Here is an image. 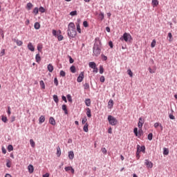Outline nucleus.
<instances>
[{"label": "nucleus", "instance_id": "nucleus-47", "mask_svg": "<svg viewBox=\"0 0 177 177\" xmlns=\"http://www.w3.org/2000/svg\"><path fill=\"white\" fill-rule=\"evenodd\" d=\"M104 73V69L103 68V66H100V74H103Z\"/></svg>", "mask_w": 177, "mask_h": 177}, {"label": "nucleus", "instance_id": "nucleus-44", "mask_svg": "<svg viewBox=\"0 0 177 177\" xmlns=\"http://www.w3.org/2000/svg\"><path fill=\"white\" fill-rule=\"evenodd\" d=\"M1 121H3V122H8V118L6 116H2Z\"/></svg>", "mask_w": 177, "mask_h": 177}, {"label": "nucleus", "instance_id": "nucleus-26", "mask_svg": "<svg viewBox=\"0 0 177 177\" xmlns=\"http://www.w3.org/2000/svg\"><path fill=\"white\" fill-rule=\"evenodd\" d=\"M76 28H77V32L79 34H81L82 31H81V26H80V24H76Z\"/></svg>", "mask_w": 177, "mask_h": 177}, {"label": "nucleus", "instance_id": "nucleus-61", "mask_svg": "<svg viewBox=\"0 0 177 177\" xmlns=\"http://www.w3.org/2000/svg\"><path fill=\"white\" fill-rule=\"evenodd\" d=\"M153 127H154V128H158V127H160V123L156 122V123L153 124Z\"/></svg>", "mask_w": 177, "mask_h": 177}, {"label": "nucleus", "instance_id": "nucleus-48", "mask_svg": "<svg viewBox=\"0 0 177 177\" xmlns=\"http://www.w3.org/2000/svg\"><path fill=\"white\" fill-rule=\"evenodd\" d=\"M72 167H71V166L66 167L64 168V169H65L66 172H68V171H71V168H72Z\"/></svg>", "mask_w": 177, "mask_h": 177}, {"label": "nucleus", "instance_id": "nucleus-52", "mask_svg": "<svg viewBox=\"0 0 177 177\" xmlns=\"http://www.w3.org/2000/svg\"><path fill=\"white\" fill-rule=\"evenodd\" d=\"M88 121V119L86 118V117L84 118L82 120V124L84 125L85 124V123Z\"/></svg>", "mask_w": 177, "mask_h": 177}, {"label": "nucleus", "instance_id": "nucleus-25", "mask_svg": "<svg viewBox=\"0 0 177 177\" xmlns=\"http://www.w3.org/2000/svg\"><path fill=\"white\" fill-rule=\"evenodd\" d=\"M146 151V147L145 146H140L139 150L138 151H140V153L142 151V153H145V151Z\"/></svg>", "mask_w": 177, "mask_h": 177}, {"label": "nucleus", "instance_id": "nucleus-6", "mask_svg": "<svg viewBox=\"0 0 177 177\" xmlns=\"http://www.w3.org/2000/svg\"><path fill=\"white\" fill-rule=\"evenodd\" d=\"M145 124V120H143L142 118H140L138 119V127L140 129H142L143 124Z\"/></svg>", "mask_w": 177, "mask_h": 177}, {"label": "nucleus", "instance_id": "nucleus-37", "mask_svg": "<svg viewBox=\"0 0 177 177\" xmlns=\"http://www.w3.org/2000/svg\"><path fill=\"white\" fill-rule=\"evenodd\" d=\"M147 139H148V140H153V133H150L149 134H148Z\"/></svg>", "mask_w": 177, "mask_h": 177}, {"label": "nucleus", "instance_id": "nucleus-56", "mask_svg": "<svg viewBox=\"0 0 177 177\" xmlns=\"http://www.w3.org/2000/svg\"><path fill=\"white\" fill-rule=\"evenodd\" d=\"M63 38H64L63 35H59L57 36L58 41H63Z\"/></svg>", "mask_w": 177, "mask_h": 177}, {"label": "nucleus", "instance_id": "nucleus-22", "mask_svg": "<svg viewBox=\"0 0 177 177\" xmlns=\"http://www.w3.org/2000/svg\"><path fill=\"white\" fill-rule=\"evenodd\" d=\"M34 27L35 30H39V28H41V24H39V22H35L34 24Z\"/></svg>", "mask_w": 177, "mask_h": 177}, {"label": "nucleus", "instance_id": "nucleus-18", "mask_svg": "<svg viewBox=\"0 0 177 177\" xmlns=\"http://www.w3.org/2000/svg\"><path fill=\"white\" fill-rule=\"evenodd\" d=\"M98 19L100 20V21H102V20L104 19V13L101 12L98 15Z\"/></svg>", "mask_w": 177, "mask_h": 177}, {"label": "nucleus", "instance_id": "nucleus-2", "mask_svg": "<svg viewBox=\"0 0 177 177\" xmlns=\"http://www.w3.org/2000/svg\"><path fill=\"white\" fill-rule=\"evenodd\" d=\"M67 35L69 39H73L77 36V30H75V24L74 22H70L68 25Z\"/></svg>", "mask_w": 177, "mask_h": 177}, {"label": "nucleus", "instance_id": "nucleus-16", "mask_svg": "<svg viewBox=\"0 0 177 177\" xmlns=\"http://www.w3.org/2000/svg\"><path fill=\"white\" fill-rule=\"evenodd\" d=\"M86 115L88 118H91L92 117V113H91V109L86 108Z\"/></svg>", "mask_w": 177, "mask_h": 177}, {"label": "nucleus", "instance_id": "nucleus-9", "mask_svg": "<svg viewBox=\"0 0 177 177\" xmlns=\"http://www.w3.org/2000/svg\"><path fill=\"white\" fill-rule=\"evenodd\" d=\"M49 124H50L51 125H53V126L56 125V120H55V118L50 117Z\"/></svg>", "mask_w": 177, "mask_h": 177}, {"label": "nucleus", "instance_id": "nucleus-34", "mask_svg": "<svg viewBox=\"0 0 177 177\" xmlns=\"http://www.w3.org/2000/svg\"><path fill=\"white\" fill-rule=\"evenodd\" d=\"M84 89L87 90L89 89L90 86H89V83H85L84 85Z\"/></svg>", "mask_w": 177, "mask_h": 177}, {"label": "nucleus", "instance_id": "nucleus-53", "mask_svg": "<svg viewBox=\"0 0 177 177\" xmlns=\"http://www.w3.org/2000/svg\"><path fill=\"white\" fill-rule=\"evenodd\" d=\"M100 82H104V81H106V78L104 77V76H101L100 78Z\"/></svg>", "mask_w": 177, "mask_h": 177}, {"label": "nucleus", "instance_id": "nucleus-23", "mask_svg": "<svg viewBox=\"0 0 177 177\" xmlns=\"http://www.w3.org/2000/svg\"><path fill=\"white\" fill-rule=\"evenodd\" d=\"M152 6L153 8L158 6V0H152Z\"/></svg>", "mask_w": 177, "mask_h": 177}, {"label": "nucleus", "instance_id": "nucleus-57", "mask_svg": "<svg viewBox=\"0 0 177 177\" xmlns=\"http://www.w3.org/2000/svg\"><path fill=\"white\" fill-rule=\"evenodd\" d=\"M93 73H97V71H99V69L97 68V66H95V68H93Z\"/></svg>", "mask_w": 177, "mask_h": 177}, {"label": "nucleus", "instance_id": "nucleus-4", "mask_svg": "<svg viewBox=\"0 0 177 177\" xmlns=\"http://www.w3.org/2000/svg\"><path fill=\"white\" fill-rule=\"evenodd\" d=\"M108 121L110 125H112L113 127L117 125L118 124V120L113 116V115H108Z\"/></svg>", "mask_w": 177, "mask_h": 177}, {"label": "nucleus", "instance_id": "nucleus-11", "mask_svg": "<svg viewBox=\"0 0 177 177\" xmlns=\"http://www.w3.org/2000/svg\"><path fill=\"white\" fill-rule=\"evenodd\" d=\"M28 170L29 174H32V172H34V166L32 165H29L28 166Z\"/></svg>", "mask_w": 177, "mask_h": 177}, {"label": "nucleus", "instance_id": "nucleus-55", "mask_svg": "<svg viewBox=\"0 0 177 177\" xmlns=\"http://www.w3.org/2000/svg\"><path fill=\"white\" fill-rule=\"evenodd\" d=\"M101 151L103 154H107V149H106V148H102Z\"/></svg>", "mask_w": 177, "mask_h": 177}, {"label": "nucleus", "instance_id": "nucleus-1", "mask_svg": "<svg viewBox=\"0 0 177 177\" xmlns=\"http://www.w3.org/2000/svg\"><path fill=\"white\" fill-rule=\"evenodd\" d=\"M102 53V40L100 37H95L93 46V56L97 57Z\"/></svg>", "mask_w": 177, "mask_h": 177}, {"label": "nucleus", "instance_id": "nucleus-35", "mask_svg": "<svg viewBox=\"0 0 177 177\" xmlns=\"http://www.w3.org/2000/svg\"><path fill=\"white\" fill-rule=\"evenodd\" d=\"M66 97H67L68 102H70L71 103L73 102V98L71 97V95L68 94L66 95Z\"/></svg>", "mask_w": 177, "mask_h": 177}, {"label": "nucleus", "instance_id": "nucleus-12", "mask_svg": "<svg viewBox=\"0 0 177 177\" xmlns=\"http://www.w3.org/2000/svg\"><path fill=\"white\" fill-rule=\"evenodd\" d=\"M47 70L49 71V73H53V65L51 64H49L47 66Z\"/></svg>", "mask_w": 177, "mask_h": 177}, {"label": "nucleus", "instance_id": "nucleus-7", "mask_svg": "<svg viewBox=\"0 0 177 177\" xmlns=\"http://www.w3.org/2000/svg\"><path fill=\"white\" fill-rule=\"evenodd\" d=\"M84 72H81L77 79V82H82V81L84 80Z\"/></svg>", "mask_w": 177, "mask_h": 177}, {"label": "nucleus", "instance_id": "nucleus-39", "mask_svg": "<svg viewBox=\"0 0 177 177\" xmlns=\"http://www.w3.org/2000/svg\"><path fill=\"white\" fill-rule=\"evenodd\" d=\"M8 150L9 152L13 151V145H9L8 146Z\"/></svg>", "mask_w": 177, "mask_h": 177}, {"label": "nucleus", "instance_id": "nucleus-24", "mask_svg": "<svg viewBox=\"0 0 177 177\" xmlns=\"http://www.w3.org/2000/svg\"><path fill=\"white\" fill-rule=\"evenodd\" d=\"M163 154L164 156H168L169 154V150L167 148L163 149Z\"/></svg>", "mask_w": 177, "mask_h": 177}, {"label": "nucleus", "instance_id": "nucleus-15", "mask_svg": "<svg viewBox=\"0 0 177 177\" xmlns=\"http://www.w3.org/2000/svg\"><path fill=\"white\" fill-rule=\"evenodd\" d=\"M43 122H45V116L41 115L39 118V124H43Z\"/></svg>", "mask_w": 177, "mask_h": 177}, {"label": "nucleus", "instance_id": "nucleus-59", "mask_svg": "<svg viewBox=\"0 0 177 177\" xmlns=\"http://www.w3.org/2000/svg\"><path fill=\"white\" fill-rule=\"evenodd\" d=\"M53 35H54V37H56V35H57V31L56 30H53Z\"/></svg>", "mask_w": 177, "mask_h": 177}, {"label": "nucleus", "instance_id": "nucleus-13", "mask_svg": "<svg viewBox=\"0 0 177 177\" xmlns=\"http://www.w3.org/2000/svg\"><path fill=\"white\" fill-rule=\"evenodd\" d=\"M35 61L37 62V63H39V62H41V55H39V53L36 54V55H35Z\"/></svg>", "mask_w": 177, "mask_h": 177}, {"label": "nucleus", "instance_id": "nucleus-31", "mask_svg": "<svg viewBox=\"0 0 177 177\" xmlns=\"http://www.w3.org/2000/svg\"><path fill=\"white\" fill-rule=\"evenodd\" d=\"M6 167L8 168H10V167H12V162H10V160H6Z\"/></svg>", "mask_w": 177, "mask_h": 177}, {"label": "nucleus", "instance_id": "nucleus-51", "mask_svg": "<svg viewBox=\"0 0 177 177\" xmlns=\"http://www.w3.org/2000/svg\"><path fill=\"white\" fill-rule=\"evenodd\" d=\"M127 73L129 74V75H130V77H133V73H132V71L131 69H129L127 71Z\"/></svg>", "mask_w": 177, "mask_h": 177}, {"label": "nucleus", "instance_id": "nucleus-63", "mask_svg": "<svg viewBox=\"0 0 177 177\" xmlns=\"http://www.w3.org/2000/svg\"><path fill=\"white\" fill-rule=\"evenodd\" d=\"M5 55V49H3L0 53V56H3Z\"/></svg>", "mask_w": 177, "mask_h": 177}, {"label": "nucleus", "instance_id": "nucleus-36", "mask_svg": "<svg viewBox=\"0 0 177 177\" xmlns=\"http://www.w3.org/2000/svg\"><path fill=\"white\" fill-rule=\"evenodd\" d=\"M70 70H71V73H73V74L75 73L76 68L74 66H71Z\"/></svg>", "mask_w": 177, "mask_h": 177}, {"label": "nucleus", "instance_id": "nucleus-58", "mask_svg": "<svg viewBox=\"0 0 177 177\" xmlns=\"http://www.w3.org/2000/svg\"><path fill=\"white\" fill-rule=\"evenodd\" d=\"M69 63L73 64L74 63V59H73V57H71V56H69Z\"/></svg>", "mask_w": 177, "mask_h": 177}, {"label": "nucleus", "instance_id": "nucleus-40", "mask_svg": "<svg viewBox=\"0 0 177 177\" xmlns=\"http://www.w3.org/2000/svg\"><path fill=\"white\" fill-rule=\"evenodd\" d=\"M16 44L17 46H21V45H23V41H21V40H17Z\"/></svg>", "mask_w": 177, "mask_h": 177}, {"label": "nucleus", "instance_id": "nucleus-43", "mask_svg": "<svg viewBox=\"0 0 177 177\" xmlns=\"http://www.w3.org/2000/svg\"><path fill=\"white\" fill-rule=\"evenodd\" d=\"M59 75L60 77H66V72L64 71H60Z\"/></svg>", "mask_w": 177, "mask_h": 177}, {"label": "nucleus", "instance_id": "nucleus-19", "mask_svg": "<svg viewBox=\"0 0 177 177\" xmlns=\"http://www.w3.org/2000/svg\"><path fill=\"white\" fill-rule=\"evenodd\" d=\"M62 109L64 111L65 114H68V111L67 110V105L63 104L62 106Z\"/></svg>", "mask_w": 177, "mask_h": 177}, {"label": "nucleus", "instance_id": "nucleus-8", "mask_svg": "<svg viewBox=\"0 0 177 177\" xmlns=\"http://www.w3.org/2000/svg\"><path fill=\"white\" fill-rule=\"evenodd\" d=\"M28 49H29V50H30L31 52H34V50H35V48L32 45V43L29 42L28 44Z\"/></svg>", "mask_w": 177, "mask_h": 177}, {"label": "nucleus", "instance_id": "nucleus-29", "mask_svg": "<svg viewBox=\"0 0 177 177\" xmlns=\"http://www.w3.org/2000/svg\"><path fill=\"white\" fill-rule=\"evenodd\" d=\"M88 123H86V124H84V127H83V131H84V132H88V131H89L88 129Z\"/></svg>", "mask_w": 177, "mask_h": 177}, {"label": "nucleus", "instance_id": "nucleus-45", "mask_svg": "<svg viewBox=\"0 0 177 177\" xmlns=\"http://www.w3.org/2000/svg\"><path fill=\"white\" fill-rule=\"evenodd\" d=\"M54 84L56 86H58L59 85V80H57V77L54 78Z\"/></svg>", "mask_w": 177, "mask_h": 177}, {"label": "nucleus", "instance_id": "nucleus-46", "mask_svg": "<svg viewBox=\"0 0 177 177\" xmlns=\"http://www.w3.org/2000/svg\"><path fill=\"white\" fill-rule=\"evenodd\" d=\"M71 16H77V10L71 11L70 12Z\"/></svg>", "mask_w": 177, "mask_h": 177}, {"label": "nucleus", "instance_id": "nucleus-41", "mask_svg": "<svg viewBox=\"0 0 177 177\" xmlns=\"http://www.w3.org/2000/svg\"><path fill=\"white\" fill-rule=\"evenodd\" d=\"M39 12H40V13H45V8L41 6L40 8H39Z\"/></svg>", "mask_w": 177, "mask_h": 177}, {"label": "nucleus", "instance_id": "nucleus-21", "mask_svg": "<svg viewBox=\"0 0 177 177\" xmlns=\"http://www.w3.org/2000/svg\"><path fill=\"white\" fill-rule=\"evenodd\" d=\"M84 103L87 107H89V106H91V99L86 98L84 101Z\"/></svg>", "mask_w": 177, "mask_h": 177}, {"label": "nucleus", "instance_id": "nucleus-38", "mask_svg": "<svg viewBox=\"0 0 177 177\" xmlns=\"http://www.w3.org/2000/svg\"><path fill=\"white\" fill-rule=\"evenodd\" d=\"M37 50L38 52H42V44H38L37 45Z\"/></svg>", "mask_w": 177, "mask_h": 177}, {"label": "nucleus", "instance_id": "nucleus-10", "mask_svg": "<svg viewBox=\"0 0 177 177\" xmlns=\"http://www.w3.org/2000/svg\"><path fill=\"white\" fill-rule=\"evenodd\" d=\"M139 149H140V145H137V151H136L137 160H139V158H140V152L139 151Z\"/></svg>", "mask_w": 177, "mask_h": 177}, {"label": "nucleus", "instance_id": "nucleus-17", "mask_svg": "<svg viewBox=\"0 0 177 177\" xmlns=\"http://www.w3.org/2000/svg\"><path fill=\"white\" fill-rule=\"evenodd\" d=\"M60 156H62V149H60V147L58 146L57 147V156L60 157Z\"/></svg>", "mask_w": 177, "mask_h": 177}, {"label": "nucleus", "instance_id": "nucleus-33", "mask_svg": "<svg viewBox=\"0 0 177 177\" xmlns=\"http://www.w3.org/2000/svg\"><path fill=\"white\" fill-rule=\"evenodd\" d=\"M40 86L41 89H45V82H44V80L40 81Z\"/></svg>", "mask_w": 177, "mask_h": 177}, {"label": "nucleus", "instance_id": "nucleus-54", "mask_svg": "<svg viewBox=\"0 0 177 177\" xmlns=\"http://www.w3.org/2000/svg\"><path fill=\"white\" fill-rule=\"evenodd\" d=\"M101 57H102V60H104V62H106V60H107V56L103 54L101 55Z\"/></svg>", "mask_w": 177, "mask_h": 177}, {"label": "nucleus", "instance_id": "nucleus-30", "mask_svg": "<svg viewBox=\"0 0 177 177\" xmlns=\"http://www.w3.org/2000/svg\"><path fill=\"white\" fill-rule=\"evenodd\" d=\"M26 6H27L28 10H31V9L32 8V3L29 2L27 3Z\"/></svg>", "mask_w": 177, "mask_h": 177}, {"label": "nucleus", "instance_id": "nucleus-20", "mask_svg": "<svg viewBox=\"0 0 177 177\" xmlns=\"http://www.w3.org/2000/svg\"><path fill=\"white\" fill-rule=\"evenodd\" d=\"M90 68H95L96 67V63L91 62L88 63Z\"/></svg>", "mask_w": 177, "mask_h": 177}, {"label": "nucleus", "instance_id": "nucleus-50", "mask_svg": "<svg viewBox=\"0 0 177 177\" xmlns=\"http://www.w3.org/2000/svg\"><path fill=\"white\" fill-rule=\"evenodd\" d=\"M156 46V39H153L151 44V48H154Z\"/></svg>", "mask_w": 177, "mask_h": 177}, {"label": "nucleus", "instance_id": "nucleus-14", "mask_svg": "<svg viewBox=\"0 0 177 177\" xmlns=\"http://www.w3.org/2000/svg\"><path fill=\"white\" fill-rule=\"evenodd\" d=\"M68 158L70 160H73L74 159V151H71L68 152Z\"/></svg>", "mask_w": 177, "mask_h": 177}, {"label": "nucleus", "instance_id": "nucleus-62", "mask_svg": "<svg viewBox=\"0 0 177 177\" xmlns=\"http://www.w3.org/2000/svg\"><path fill=\"white\" fill-rule=\"evenodd\" d=\"M1 150H2L3 154H5L6 153V149H5V147H2Z\"/></svg>", "mask_w": 177, "mask_h": 177}, {"label": "nucleus", "instance_id": "nucleus-64", "mask_svg": "<svg viewBox=\"0 0 177 177\" xmlns=\"http://www.w3.org/2000/svg\"><path fill=\"white\" fill-rule=\"evenodd\" d=\"M109 46H110V48H111V49H113V41H109Z\"/></svg>", "mask_w": 177, "mask_h": 177}, {"label": "nucleus", "instance_id": "nucleus-32", "mask_svg": "<svg viewBox=\"0 0 177 177\" xmlns=\"http://www.w3.org/2000/svg\"><path fill=\"white\" fill-rule=\"evenodd\" d=\"M30 145L31 147H35V142H34V140L32 139L30 140Z\"/></svg>", "mask_w": 177, "mask_h": 177}, {"label": "nucleus", "instance_id": "nucleus-3", "mask_svg": "<svg viewBox=\"0 0 177 177\" xmlns=\"http://www.w3.org/2000/svg\"><path fill=\"white\" fill-rule=\"evenodd\" d=\"M132 39V36L130 33L124 32L122 37H120V41H124L125 42H131Z\"/></svg>", "mask_w": 177, "mask_h": 177}, {"label": "nucleus", "instance_id": "nucleus-42", "mask_svg": "<svg viewBox=\"0 0 177 177\" xmlns=\"http://www.w3.org/2000/svg\"><path fill=\"white\" fill-rule=\"evenodd\" d=\"M83 26H84V27H85V28H86L89 27V24L88 23L87 21H84L83 22Z\"/></svg>", "mask_w": 177, "mask_h": 177}, {"label": "nucleus", "instance_id": "nucleus-5", "mask_svg": "<svg viewBox=\"0 0 177 177\" xmlns=\"http://www.w3.org/2000/svg\"><path fill=\"white\" fill-rule=\"evenodd\" d=\"M145 165H146L147 168H153V162L148 159L145 160Z\"/></svg>", "mask_w": 177, "mask_h": 177}, {"label": "nucleus", "instance_id": "nucleus-60", "mask_svg": "<svg viewBox=\"0 0 177 177\" xmlns=\"http://www.w3.org/2000/svg\"><path fill=\"white\" fill-rule=\"evenodd\" d=\"M133 132H134V134L136 135V136H138V129L136 127L134 128Z\"/></svg>", "mask_w": 177, "mask_h": 177}, {"label": "nucleus", "instance_id": "nucleus-28", "mask_svg": "<svg viewBox=\"0 0 177 177\" xmlns=\"http://www.w3.org/2000/svg\"><path fill=\"white\" fill-rule=\"evenodd\" d=\"M39 12V10L38 7H36L34 8L32 13H34V15L35 16H37V15H38Z\"/></svg>", "mask_w": 177, "mask_h": 177}, {"label": "nucleus", "instance_id": "nucleus-49", "mask_svg": "<svg viewBox=\"0 0 177 177\" xmlns=\"http://www.w3.org/2000/svg\"><path fill=\"white\" fill-rule=\"evenodd\" d=\"M109 106H111V107H113V104H114V101H113V100H110L108 102Z\"/></svg>", "mask_w": 177, "mask_h": 177}, {"label": "nucleus", "instance_id": "nucleus-27", "mask_svg": "<svg viewBox=\"0 0 177 177\" xmlns=\"http://www.w3.org/2000/svg\"><path fill=\"white\" fill-rule=\"evenodd\" d=\"M53 100L55 103L58 104L59 103V97H57V95H53Z\"/></svg>", "mask_w": 177, "mask_h": 177}]
</instances>
